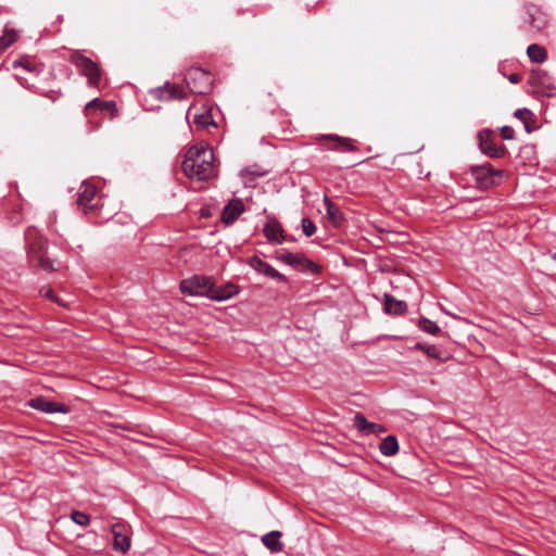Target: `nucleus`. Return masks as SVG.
I'll return each mask as SVG.
<instances>
[{
  "instance_id": "f257e3e1",
  "label": "nucleus",
  "mask_w": 556,
  "mask_h": 556,
  "mask_svg": "<svg viewBox=\"0 0 556 556\" xmlns=\"http://www.w3.org/2000/svg\"><path fill=\"white\" fill-rule=\"evenodd\" d=\"M213 151L203 146L190 148L182 161L184 173L191 179L206 180L214 174Z\"/></svg>"
},
{
  "instance_id": "f03ea898",
  "label": "nucleus",
  "mask_w": 556,
  "mask_h": 556,
  "mask_svg": "<svg viewBox=\"0 0 556 556\" xmlns=\"http://www.w3.org/2000/svg\"><path fill=\"white\" fill-rule=\"evenodd\" d=\"M27 245V258L31 267L43 271H54L59 268V263L52 258L48 252V241L41 237L35 228L29 227L25 232Z\"/></svg>"
},
{
  "instance_id": "7ed1b4c3",
  "label": "nucleus",
  "mask_w": 556,
  "mask_h": 556,
  "mask_svg": "<svg viewBox=\"0 0 556 556\" xmlns=\"http://www.w3.org/2000/svg\"><path fill=\"white\" fill-rule=\"evenodd\" d=\"M68 61L76 66L79 74L88 78V84L98 87L102 76L100 65L90 58L83 54L79 50H74L68 56Z\"/></svg>"
},
{
  "instance_id": "20e7f679",
  "label": "nucleus",
  "mask_w": 556,
  "mask_h": 556,
  "mask_svg": "<svg viewBox=\"0 0 556 556\" xmlns=\"http://www.w3.org/2000/svg\"><path fill=\"white\" fill-rule=\"evenodd\" d=\"M213 279L207 276L195 275L180 282V291L184 294L206 296L212 299Z\"/></svg>"
},
{
  "instance_id": "39448f33",
  "label": "nucleus",
  "mask_w": 556,
  "mask_h": 556,
  "mask_svg": "<svg viewBox=\"0 0 556 556\" xmlns=\"http://www.w3.org/2000/svg\"><path fill=\"white\" fill-rule=\"evenodd\" d=\"M472 177L476 179L479 188L489 189L500 184L505 175L502 169H495L491 164L485 163L481 166L470 168Z\"/></svg>"
},
{
  "instance_id": "423d86ee",
  "label": "nucleus",
  "mask_w": 556,
  "mask_h": 556,
  "mask_svg": "<svg viewBox=\"0 0 556 556\" xmlns=\"http://www.w3.org/2000/svg\"><path fill=\"white\" fill-rule=\"evenodd\" d=\"M77 205L85 214L92 213L102 206V198L93 185L84 182L80 186Z\"/></svg>"
},
{
  "instance_id": "0eeeda50",
  "label": "nucleus",
  "mask_w": 556,
  "mask_h": 556,
  "mask_svg": "<svg viewBox=\"0 0 556 556\" xmlns=\"http://www.w3.org/2000/svg\"><path fill=\"white\" fill-rule=\"evenodd\" d=\"M185 80L191 92L206 94L212 90V76L202 68H191L188 71Z\"/></svg>"
},
{
  "instance_id": "6e6552de",
  "label": "nucleus",
  "mask_w": 556,
  "mask_h": 556,
  "mask_svg": "<svg viewBox=\"0 0 556 556\" xmlns=\"http://www.w3.org/2000/svg\"><path fill=\"white\" fill-rule=\"evenodd\" d=\"M548 23V17L545 12L541 10L538 5L528 4L526 5V12L523 17L522 29L538 34L542 31Z\"/></svg>"
},
{
  "instance_id": "1a4fd4ad",
  "label": "nucleus",
  "mask_w": 556,
  "mask_h": 556,
  "mask_svg": "<svg viewBox=\"0 0 556 556\" xmlns=\"http://www.w3.org/2000/svg\"><path fill=\"white\" fill-rule=\"evenodd\" d=\"M529 84L536 94L544 97H554L556 94V84L544 71L533 72L529 78Z\"/></svg>"
},
{
  "instance_id": "9d476101",
  "label": "nucleus",
  "mask_w": 556,
  "mask_h": 556,
  "mask_svg": "<svg viewBox=\"0 0 556 556\" xmlns=\"http://www.w3.org/2000/svg\"><path fill=\"white\" fill-rule=\"evenodd\" d=\"M494 138L495 136L492 130H481L478 135L479 147L482 153L486 154L490 157H502L506 152V148L504 144L496 146L494 142Z\"/></svg>"
},
{
  "instance_id": "9b49d317",
  "label": "nucleus",
  "mask_w": 556,
  "mask_h": 556,
  "mask_svg": "<svg viewBox=\"0 0 556 556\" xmlns=\"http://www.w3.org/2000/svg\"><path fill=\"white\" fill-rule=\"evenodd\" d=\"M277 260L299 269L308 270L316 274L319 270L317 264L307 258L303 253L285 252L277 255Z\"/></svg>"
},
{
  "instance_id": "f8f14e48",
  "label": "nucleus",
  "mask_w": 556,
  "mask_h": 556,
  "mask_svg": "<svg viewBox=\"0 0 556 556\" xmlns=\"http://www.w3.org/2000/svg\"><path fill=\"white\" fill-rule=\"evenodd\" d=\"M248 264L255 271L263 274L264 276H266L268 278L277 279L278 281L283 282V283L288 282V278L283 274L279 273L270 264L263 261L257 255L250 257L248 261Z\"/></svg>"
},
{
  "instance_id": "ddd939ff",
  "label": "nucleus",
  "mask_w": 556,
  "mask_h": 556,
  "mask_svg": "<svg viewBox=\"0 0 556 556\" xmlns=\"http://www.w3.org/2000/svg\"><path fill=\"white\" fill-rule=\"evenodd\" d=\"M28 405L34 409H37V410H40V412H43L47 414H53V413L66 414L70 410L66 405L49 401L43 396H38L35 399H31L29 401Z\"/></svg>"
},
{
  "instance_id": "4468645a",
  "label": "nucleus",
  "mask_w": 556,
  "mask_h": 556,
  "mask_svg": "<svg viewBox=\"0 0 556 556\" xmlns=\"http://www.w3.org/2000/svg\"><path fill=\"white\" fill-rule=\"evenodd\" d=\"M111 532L113 534V548L123 554L127 553L131 543L126 527L122 523H114L111 528Z\"/></svg>"
},
{
  "instance_id": "2eb2a0df",
  "label": "nucleus",
  "mask_w": 556,
  "mask_h": 556,
  "mask_svg": "<svg viewBox=\"0 0 556 556\" xmlns=\"http://www.w3.org/2000/svg\"><path fill=\"white\" fill-rule=\"evenodd\" d=\"M323 140L333 141V144L327 147V150H333L339 152H354L357 151L356 146L354 144V140L349 137H341L339 135H323L320 136Z\"/></svg>"
},
{
  "instance_id": "dca6fc26",
  "label": "nucleus",
  "mask_w": 556,
  "mask_h": 556,
  "mask_svg": "<svg viewBox=\"0 0 556 556\" xmlns=\"http://www.w3.org/2000/svg\"><path fill=\"white\" fill-rule=\"evenodd\" d=\"M244 212V204L240 199H233L224 207L222 222L231 225Z\"/></svg>"
},
{
  "instance_id": "f3484780",
  "label": "nucleus",
  "mask_w": 556,
  "mask_h": 556,
  "mask_svg": "<svg viewBox=\"0 0 556 556\" xmlns=\"http://www.w3.org/2000/svg\"><path fill=\"white\" fill-rule=\"evenodd\" d=\"M263 232L267 240L270 242L280 244L283 241L282 226L275 217H268L267 223L264 226Z\"/></svg>"
},
{
  "instance_id": "a211bd4d",
  "label": "nucleus",
  "mask_w": 556,
  "mask_h": 556,
  "mask_svg": "<svg viewBox=\"0 0 556 556\" xmlns=\"http://www.w3.org/2000/svg\"><path fill=\"white\" fill-rule=\"evenodd\" d=\"M156 97L160 100L168 101V100H181L186 97V92L182 87L166 83L164 86L156 89Z\"/></svg>"
},
{
  "instance_id": "6ab92c4d",
  "label": "nucleus",
  "mask_w": 556,
  "mask_h": 556,
  "mask_svg": "<svg viewBox=\"0 0 556 556\" xmlns=\"http://www.w3.org/2000/svg\"><path fill=\"white\" fill-rule=\"evenodd\" d=\"M354 427L365 434L381 433L386 431L384 426L368 421L362 413H357L354 416Z\"/></svg>"
},
{
  "instance_id": "aec40b11",
  "label": "nucleus",
  "mask_w": 556,
  "mask_h": 556,
  "mask_svg": "<svg viewBox=\"0 0 556 556\" xmlns=\"http://www.w3.org/2000/svg\"><path fill=\"white\" fill-rule=\"evenodd\" d=\"M414 349L422 351L429 358L437 359L440 363L447 362L451 358V355L447 351L442 350L433 344L418 342Z\"/></svg>"
},
{
  "instance_id": "412c9836",
  "label": "nucleus",
  "mask_w": 556,
  "mask_h": 556,
  "mask_svg": "<svg viewBox=\"0 0 556 556\" xmlns=\"http://www.w3.org/2000/svg\"><path fill=\"white\" fill-rule=\"evenodd\" d=\"M384 311L391 315H402L407 311V304L406 302L396 300L393 295L386 293Z\"/></svg>"
},
{
  "instance_id": "4be33fe9",
  "label": "nucleus",
  "mask_w": 556,
  "mask_h": 556,
  "mask_svg": "<svg viewBox=\"0 0 556 556\" xmlns=\"http://www.w3.org/2000/svg\"><path fill=\"white\" fill-rule=\"evenodd\" d=\"M239 292V289L233 283H227L225 286L216 287L213 282V294L212 299L214 301H225L236 295Z\"/></svg>"
},
{
  "instance_id": "5701e85b",
  "label": "nucleus",
  "mask_w": 556,
  "mask_h": 556,
  "mask_svg": "<svg viewBox=\"0 0 556 556\" xmlns=\"http://www.w3.org/2000/svg\"><path fill=\"white\" fill-rule=\"evenodd\" d=\"M281 532L278 530L270 531L263 535L262 543L273 553L282 551L283 545L280 542Z\"/></svg>"
},
{
  "instance_id": "b1692460",
  "label": "nucleus",
  "mask_w": 556,
  "mask_h": 556,
  "mask_svg": "<svg viewBox=\"0 0 556 556\" xmlns=\"http://www.w3.org/2000/svg\"><path fill=\"white\" fill-rule=\"evenodd\" d=\"M193 124L198 129L210 130L211 127L216 128L217 125L211 114V111L203 110L201 113H197L193 116Z\"/></svg>"
},
{
  "instance_id": "393cba45",
  "label": "nucleus",
  "mask_w": 556,
  "mask_h": 556,
  "mask_svg": "<svg viewBox=\"0 0 556 556\" xmlns=\"http://www.w3.org/2000/svg\"><path fill=\"white\" fill-rule=\"evenodd\" d=\"M379 451L384 456L395 455L399 451L397 439L394 435H388L381 441L379 445Z\"/></svg>"
},
{
  "instance_id": "a878e982",
  "label": "nucleus",
  "mask_w": 556,
  "mask_h": 556,
  "mask_svg": "<svg viewBox=\"0 0 556 556\" xmlns=\"http://www.w3.org/2000/svg\"><path fill=\"white\" fill-rule=\"evenodd\" d=\"M324 204L329 219L337 225L340 224L343 220L340 208L327 195L324 197Z\"/></svg>"
},
{
  "instance_id": "bb28decb",
  "label": "nucleus",
  "mask_w": 556,
  "mask_h": 556,
  "mask_svg": "<svg viewBox=\"0 0 556 556\" xmlns=\"http://www.w3.org/2000/svg\"><path fill=\"white\" fill-rule=\"evenodd\" d=\"M18 39V33L14 28L5 26L3 34L0 36V52L7 50Z\"/></svg>"
},
{
  "instance_id": "cd10ccee",
  "label": "nucleus",
  "mask_w": 556,
  "mask_h": 556,
  "mask_svg": "<svg viewBox=\"0 0 556 556\" xmlns=\"http://www.w3.org/2000/svg\"><path fill=\"white\" fill-rule=\"evenodd\" d=\"M527 54L529 59L535 63H543L547 59L546 50L536 43H532L528 47Z\"/></svg>"
},
{
  "instance_id": "c85d7f7f",
  "label": "nucleus",
  "mask_w": 556,
  "mask_h": 556,
  "mask_svg": "<svg viewBox=\"0 0 556 556\" xmlns=\"http://www.w3.org/2000/svg\"><path fill=\"white\" fill-rule=\"evenodd\" d=\"M418 327L420 330L430 333V334H438L440 332V327L432 320L426 317H421L418 321Z\"/></svg>"
},
{
  "instance_id": "c756f323",
  "label": "nucleus",
  "mask_w": 556,
  "mask_h": 556,
  "mask_svg": "<svg viewBox=\"0 0 556 556\" xmlns=\"http://www.w3.org/2000/svg\"><path fill=\"white\" fill-rule=\"evenodd\" d=\"M71 519L78 526H81V527H87L89 526L90 521H91V518L89 515L85 514V513H81V511H78V510H74L72 511L71 514Z\"/></svg>"
},
{
  "instance_id": "7c9ffc66",
  "label": "nucleus",
  "mask_w": 556,
  "mask_h": 556,
  "mask_svg": "<svg viewBox=\"0 0 556 556\" xmlns=\"http://www.w3.org/2000/svg\"><path fill=\"white\" fill-rule=\"evenodd\" d=\"M302 230L306 237H311L316 231V225L312 219L304 217L302 219Z\"/></svg>"
},
{
  "instance_id": "2f4dec72",
  "label": "nucleus",
  "mask_w": 556,
  "mask_h": 556,
  "mask_svg": "<svg viewBox=\"0 0 556 556\" xmlns=\"http://www.w3.org/2000/svg\"><path fill=\"white\" fill-rule=\"evenodd\" d=\"M40 294L45 298H48V299L63 305V303L55 296L53 289L49 285L43 286L40 289Z\"/></svg>"
},
{
  "instance_id": "473e14b6",
  "label": "nucleus",
  "mask_w": 556,
  "mask_h": 556,
  "mask_svg": "<svg viewBox=\"0 0 556 556\" xmlns=\"http://www.w3.org/2000/svg\"><path fill=\"white\" fill-rule=\"evenodd\" d=\"M14 67H24L25 70L33 72L34 66L27 59H21L13 62Z\"/></svg>"
},
{
  "instance_id": "72a5a7b5",
  "label": "nucleus",
  "mask_w": 556,
  "mask_h": 556,
  "mask_svg": "<svg viewBox=\"0 0 556 556\" xmlns=\"http://www.w3.org/2000/svg\"><path fill=\"white\" fill-rule=\"evenodd\" d=\"M501 136L503 137V139L505 140H511L514 139V136H515V131L511 127L509 126H503L501 128Z\"/></svg>"
},
{
  "instance_id": "f704fd0d",
  "label": "nucleus",
  "mask_w": 556,
  "mask_h": 556,
  "mask_svg": "<svg viewBox=\"0 0 556 556\" xmlns=\"http://www.w3.org/2000/svg\"><path fill=\"white\" fill-rule=\"evenodd\" d=\"M110 103L106 102V101H101L99 98H94L93 100H91L90 102L87 103L86 105V111L97 106V108H100V105H109Z\"/></svg>"
},
{
  "instance_id": "c9c22d12",
  "label": "nucleus",
  "mask_w": 556,
  "mask_h": 556,
  "mask_svg": "<svg viewBox=\"0 0 556 556\" xmlns=\"http://www.w3.org/2000/svg\"><path fill=\"white\" fill-rule=\"evenodd\" d=\"M526 113H529V111H528L527 109H518V110L515 112V116H516L517 118L522 119V122L525 123V126H526L527 131H530V127H529L528 123L526 122V119L523 118V115H525Z\"/></svg>"
},
{
  "instance_id": "e433bc0d",
  "label": "nucleus",
  "mask_w": 556,
  "mask_h": 556,
  "mask_svg": "<svg viewBox=\"0 0 556 556\" xmlns=\"http://www.w3.org/2000/svg\"><path fill=\"white\" fill-rule=\"evenodd\" d=\"M508 80L511 83V84H518L520 81V76L519 74L517 73H513L508 76Z\"/></svg>"
},
{
  "instance_id": "4c0bfd02",
  "label": "nucleus",
  "mask_w": 556,
  "mask_h": 556,
  "mask_svg": "<svg viewBox=\"0 0 556 556\" xmlns=\"http://www.w3.org/2000/svg\"><path fill=\"white\" fill-rule=\"evenodd\" d=\"M109 103H110L109 105H100L99 109H101V110H109V109L115 106V104L113 102H109Z\"/></svg>"
},
{
  "instance_id": "58836bf2",
  "label": "nucleus",
  "mask_w": 556,
  "mask_h": 556,
  "mask_svg": "<svg viewBox=\"0 0 556 556\" xmlns=\"http://www.w3.org/2000/svg\"><path fill=\"white\" fill-rule=\"evenodd\" d=\"M75 556H89V555H86V554H77Z\"/></svg>"
}]
</instances>
